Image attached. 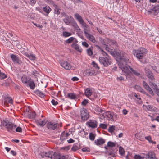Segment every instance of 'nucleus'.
<instances>
[{
  "label": "nucleus",
  "instance_id": "f03ea898",
  "mask_svg": "<svg viewBox=\"0 0 159 159\" xmlns=\"http://www.w3.org/2000/svg\"><path fill=\"white\" fill-rule=\"evenodd\" d=\"M98 39L100 42L105 46V50L113 56L118 58L123 52L120 50H117L115 49L113 51H112L113 49V47H112L111 45H116L117 44L115 40L108 38H106V40L101 37H99Z\"/></svg>",
  "mask_w": 159,
  "mask_h": 159
},
{
  "label": "nucleus",
  "instance_id": "e2e57ef3",
  "mask_svg": "<svg viewBox=\"0 0 159 159\" xmlns=\"http://www.w3.org/2000/svg\"><path fill=\"white\" fill-rule=\"evenodd\" d=\"M33 23L34 25L35 26H36V27H38L40 28H42L43 27V26L42 25L36 24L33 22Z\"/></svg>",
  "mask_w": 159,
  "mask_h": 159
},
{
  "label": "nucleus",
  "instance_id": "393cba45",
  "mask_svg": "<svg viewBox=\"0 0 159 159\" xmlns=\"http://www.w3.org/2000/svg\"><path fill=\"white\" fill-rule=\"evenodd\" d=\"M71 46L73 48L79 52H82V50L81 48L78 44L75 43H73Z\"/></svg>",
  "mask_w": 159,
  "mask_h": 159
},
{
  "label": "nucleus",
  "instance_id": "7c9ffc66",
  "mask_svg": "<svg viewBox=\"0 0 159 159\" xmlns=\"http://www.w3.org/2000/svg\"><path fill=\"white\" fill-rule=\"evenodd\" d=\"M66 97L71 99H77L75 94L74 93H68Z\"/></svg>",
  "mask_w": 159,
  "mask_h": 159
},
{
  "label": "nucleus",
  "instance_id": "680f3d73",
  "mask_svg": "<svg viewBox=\"0 0 159 159\" xmlns=\"http://www.w3.org/2000/svg\"><path fill=\"white\" fill-rule=\"evenodd\" d=\"M15 130L17 132H20L22 131V128L20 127H18Z\"/></svg>",
  "mask_w": 159,
  "mask_h": 159
},
{
  "label": "nucleus",
  "instance_id": "5701e85b",
  "mask_svg": "<svg viewBox=\"0 0 159 159\" xmlns=\"http://www.w3.org/2000/svg\"><path fill=\"white\" fill-rule=\"evenodd\" d=\"M149 84L153 88L156 94L159 96V89H157V85L156 84L154 83H153L151 81H150Z\"/></svg>",
  "mask_w": 159,
  "mask_h": 159
},
{
  "label": "nucleus",
  "instance_id": "1a4fd4ad",
  "mask_svg": "<svg viewBox=\"0 0 159 159\" xmlns=\"http://www.w3.org/2000/svg\"><path fill=\"white\" fill-rule=\"evenodd\" d=\"M98 124L97 121L93 119L89 120L86 123V125L89 127L94 129L97 127Z\"/></svg>",
  "mask_w": 159,
  "mask_h": 159
},
{
  "label": "nucleus",
  "instance_id": "0eeeda50",
  "mask_svg": "<svg viewBox=\"0 0 159 159\" xmlns=\"http://www.w3.org/2000/svg\"><path fill=\"white\" fill-rule=\"evenodd\" d=\"M80 112L81 119L82 121H85L89 117V113L85 108H82L80 110Z\"/></svg>",
  "mask_w": 159,
  "mask_h": 159
},
{
  "label": "nucleus",
  "instance_id": "5fc2aeb1",
  "mask_svg": "<svg viewBox=\"0 0 159 159\" xmlns=\"http://www.w3.org/2000/svg\"><path fill=\"white\" fill-rule=\"evenodd\" d=\"M88 103L87 100L85 99L81 102V105L83 106H86Z\"/></svg>",
  "mask_w": 159,
  "mask_h": 159
},
{
  "label": "nucleus",
  "instance_id": "6e6552de",
  "mask_svg": "<svg viewBox=\"0 0 159 159\" xmlns=\"http://www.w3.org/2000/svg\"><path fill=\"white\" fill-rule=\"evenodd\" d=\"M59 125L53 121H50L47 123L46 127L48 129L51 130H55L58 128Z\"/></svg>",
  "mask_w": 159,
  "mask_h": 159
},
{
  "label": "nucleus",
  "instance_id": "c9c22d12",
  "mask_svg": "<svg viewBox=\"0 0 159 159\" xmlns=\"http://www.w3.org/2000/svg\"><path fill=\"white\" fill-rule=\"evenodd\" d=\"M26 56L31 60H34L36 58L35 55L34 54L27 53L26 54Z\"/></svg>",
  "mask_w": 159,
  "mask_h": 159
},
{
  "label": "nucleus",
  "instance_id": "a18cd8bd",
  "mask_svg": "<svg viewBox=\"0 0 159 159\" xmlns=\"http://www.w3.org/2000/svg\"><path fill=\"white\" fill-rule=\"evenodd\" d=\"M62 34L63 36L65 37H67L71 35V34L70 33L67 31H63L62 33Z\"/></svg>",
  "mask_w": 159,
  "mask_h": 159
},
{
  "label": "nucleus",
  "instance_id": "13d9d810",
  "mask_svg": "<svg viewBox=\"0 0 159 159\" xmlns=\"http://www.w3.org/2000/svg\"><path fill=\"white\" fill-rule=\"evenodd\" d=\"M82 45L83 46L85 47L86 48H88L89 47L88 44L86 42L84 41L82 42Z\"/></svg>",
  "mask_w": 159,
  "mask_h": 159
},
{
  "label": "nucleus",
  "instance_id": "4c0bfd02",
  "mask_svg": "<svg viewBox=\"0 0 159 159\" xmlns=\"http://www.w3.org/2000/svg\"><path fill=\"white\" fill-rule=\"evenodd\" d=\"M67 138V135H66L65 133L64 132L62 133L61 135L60 136V139L62 141H63L66 140Z\"/></svg>",
  "mask_w": 159,
  "mask_h": 159
},
{
  "label": "nucleus",
  "instance_id": "3c124183",
  "mask_svg": "<svg viewBox=\"0 0 159 159\" xmlns=\"http://www.w3.org/2000/svg\"><path fill=\"white\" fill-rule=\"evenodd\" d=\"M92 65L93 67L96 69H97L98 70L99 69L100 67L98 66V65L95 61H93L92 63Z\"/></svg>",
  "mask_w": 159,
  "mask_h": 159
},
{
  "label": "nucleus",
  "instance_id": "20e7f679",
  "mask_svg": "<svg viewBox=\"0 0 159 159\" xmlns=\"http://www.w3.org/2000/svg\"><path fill=\"white\" fill-rule=\"evenodd\" d=\"M147 52L146 49L141 47L135 50L134 55L136 56L138 61L141 62V60L145 58Z\"/></svg>",
  "mask_w": 159,
  "mask_h": 159
},
{
  "label": "nucleus",
  "instance_id": "774afa93",
  "mask_svg": "<svg viewBox=\"0 0 159 159\" xmlns=\"http://www.w3.org/2000/svg\"><path fill=\"white\" fill-rule=\"evenodd\" d=\"M10 153L13 156H15L16 154V152L14 150H11Z\"/></svg>",
  "mask_w": 159,
  "mask_h": 159
},
{
  "label": "nucleus",
  "instance_id": "864d4df0",
  "mask_svg": "<svg viewBox=\"0 0 159 159\" xmlns=\"http://www.w3.org/2000/svg\"><path fill=\"white\" fill-rule=\"evenodd\" d=\"M82 151L85 152H89L90 151V149L88 147H85L84 148H83L82 149Z\"/></svg>",
  "mask_w": 159,
  "mask_h": 159
},
{
  "label": "nucleus",
  "instance_id": "f704fd0d",
  "mask_svg": "<svg viewBox=\"0 0 159 159\" xmlns=\"http://www.w3.org/2000/svg\"><path fill=\"white\" fill-rule=\"evenodd\" d=\"M52 159H61V155L59 154H57L55 152H53L52 155Z\"/></svg>",
  "mask_w": 159,
  "mask_h": 159
},
{
  "label": "nucleus",
  "instance_id": "9b49d317",
  "mask_svg": "<svg viewBox=\"0 0 159 159\" xmlns=\"http://www.w3.org/2000/svg\"><path fill=\"white\" fill-rule=\"evenodd\" d=\"M61 66L66 70H70L71 68V65L66 61H61L60 62Z\"/></svg>",
  "mask_w": 159,
  "mask_h": 159
},
{
  "label": "nucleus",
  "instance_id": "ea45409f",
  "mask_svg": "<svg viewBox=\"0 0 159 159\" xmlns=\"http://www.w3.org/2000/svg\"><path fill=\"white\" fill-rule=\"evenodd\" d=\"M73 26L76 32H79L81 30L79 26L76 22L73 24Z\"/></svg>",
  "mask_w": 159,
  "mask_h": 159
},
{
  "label": "nucleus",
  "instance_id": "09e8293b",
  "mask_svg": "<svg viewBox=\"0 0 159 159\" xmlns=\"http://www.w3.org/2000/svg\"><path fill=\"white\" fill-rule=\"evenodd\" d=\"M87 52L88 54L90 56H91L93 55V52L92 49L89 48L87 49Z\"/></svg>",
  "mask_w": 159,
  "mask_h": 159
},
{
  "label": "nucleus",
  "instance_id": "ddd939ff",
  "mask_svg": "<svg viewBox=\"0 0 159 159\" xmlns=\"http://www.w3.org/2000/svg\"><path fill=\"white\" fill-rule=\"evenodd\" d=\"M64 16L65 18L63 19V21L67 25H69L74 20L73 18L71 16H69L66 14H65Z\"/></svg>",
  "mask_w": 159,
  "mask_h": 159
},
{
  "label": "nucleus",
  "instance_id": "052dcab7",
  "mask_svg": "<svg viewBox=\"0 0 159 159\" xmlns=\"http://www.w3.org/2000/svg\"><path fill=\"white\" fill-rule=\"evenodd\" d=\"M134 159H142L141 156L139 155H135L134 156Z\"/></svg>",
  "mask_w": 159,
  "mask_h": 159
},
{
  "label": "nucleus",
  "instance_id": "e433bc0d",
  "mask_svg": "<svg viewBox=\"0 0 159 159\" xmlns=\"http://www.w3.org/2000/svg\"><path fill=\"white\" fill-rule=\"evenodd\" d=\"M35 93L38 96L41 98H43L44 97L45 95L42 92L39 90H36Z\"/></svg>",
  "mask_w": 159,
  "mask_h": 159
},
{
  "label": "nucleus",
  "instance_id": "c85d7f7f",
  "mask_svg": "<svg viewBox=\"0 0 159 159\" xmlns=\"http://www.w3.org/2000/svg\"><path fill=\"white\" fill-rule=\"evenodd\" d=\"M105 143V140L102 138L97 139L95 141V143H96V144L97 145H102Z\"/></svg>",
  "mask_w": 159,
  "mask_h": 159
},
{
  "label": "nucleus",
  "instance_id": "bb28decb",
  "mask_svg": "<svg viewBox=\"0 0 159 159\" xmlns=\"http://www.w3.org/2000/svg\"><path fill=\"white\" fill-rule=\"evenodd\" d=\"M93 109L96 112H98V113H102L104 112L105 111L101 107L97 105L94 106L93 107Z\"/></svg>",
  "mask_w": 159,
  "mask_h": 159
},
{
  "label": "nucleus",
  "instance_id": "8fccbe9b",
  "mask_svg": "<svg viewBox=\"0 0 159 159\" xmlns=\"http://www.w3.org/2000/svg\"><path fill=\"white\" fill-rule=\"evenodd\" d=\"M74 39V38L71 37L66 40V42L67 43H70L73 41Z\"/></svg>",
  "mask_w": 159,
  "mask_h": 159
},
{
  "label": "nucleus",
  "instance_id": "58836bf2",
  "mask_svg": "<svg viewBox=\"0 0 159 159\" xmlns=\"http://www.w3.org/2000/svg\"><path fill=\"white\" fill-rule=\"evenodd\" d=\"M145 139L146 140L148 141L150 143H151L153 144H156V142L155 141H153L152 140L151 137L150 136L145 137Z\"/></svg>",
  "mask_w": 159,
  "mask_h": 159
},
{
  "label": "nucleus",
  "instance_id": "49530a36",
  "mask_svg": "<svg viewBox=\"0 0 159 159\" xmlns=\"http://www.w3.org/2000/svg\"><path fill=\"white\" fill-rule=\"evenodd\" d=\"M98 48L100 50L102 54V55L105 57L109 56L99 46H97Z\"/></svg>",
  "mask_w": 159,
  "mask_h": 159
},
{
  "label": "nucleus",
  "instance_id": "f8f14e48",
  "mask_svg": "<svg viewBox=\"0 0 159 159\" xmlns=\"http://www.w3.org/2000/svg\"><path fill=\"white\" fill-rule=\"evenodd\" d=\"M53 154V151H50L47 152H43L41 153L40 155L42 158L48 157L51 159Z\"/></svg>",
  "mask_w": 159,
  "mask_h": 159
},
{
  "label": "nucleus",
  "instance_id": "7ed1b4c3",
  "mask_svg": "<svg viewBox=\"0 0 159 159\" xmlns=\"http://www.w3.org/2000/svg\"><path fill=\"white\" fill-rule=\"evenodd\" d=\"M0 126L5 127L8 132L11 133L14 131L16 126L14 124L9 122L8 120H3L1 121Z\"/></svg>",
  "mask_w": 159,
  "mask_h": 159
},
{
  "label": "nucleus",
  "instance_id": "aec40b11",
  "mask_svg": "<svg viewBox=\"0 0 159 159\" xmlns=\"http://www.w3.org/2000/svg\"><path fill=\"white\" fill-rule=\"evenodd\" d=\"M81 25L84 27V32L85 35L89 33L90 29L89 26L85 22L82 24Z\"/></svg>",
  "mask_w": 159,
  "mask_h": 159
},
{
  "label": "nucleus",
  "instance_id": "603ef678",
  "mask_svg": "<svg viewBox=\"0 0 159 159\" xmlns=\"http://www.w3.org/2000/svg\"><path fill=\"white\" fill-rule=\"evenodd\" d=\"M60 9L58 7H56L55 8L54 11L55 13L57 15H58L60 13Z\"/></svg>",
  "mask_w": 159,
  "mask_h": 159
},
{
  "label": "nucleus",
  "instance_id": "473e14b6",
  "mask_svg": "<svg viewBox=\"0 0 159 159\" xmlns=\"http://www.w3.org/2000/svg\"><path fill=\"white\" fill-rule=\"evenodd\" d=\"M4 103H10L12 104L13 101L12 99L8 96H7L4 98Z\"/></svg>",
  "mask_w": 159,
  "mask_h": 159
},
{
  "label": "nucleus",
  "instance_id": "6ab92c4d",
  "mask_svg": "<svg viewBox=\"0 0 159 159\" xmlns=\"http://www.w3.org/2000/svg\"><path fill=\"white\" fill-rule=\"evenodd\" d=\"M143 87L148 92V93L150 94L153 95L154 93L153 91L147 83L144 81L143 82Z\"/></svg>",
  "mask_w": 159,
  "mask_h": 159
},
{
  "label": "nucleus",
  "instance_id": "cd10ccee",
  "mask_svg": "<svg viewBox=\"0 0 159 159\" xmlns=\"http://www.w3.org/2000/svg\"><path fill=\"white\" fill-rule=\"evenodd\" d=\"M27 86H29L30 88L32 90L34 89L35 88V83L33 80H31L28 83V85H26Z\"/></svg>",
  "mask_w": 159,
  "mask_h": 159
},
{
  "label": "nucleus",
  "instance_id": "69168bd1",
  "mask_svg": "<svg viewBox=\"0 0 159 159\" xmlns=\"http://www.w3.org/2000/svg\"><path fill=\"white\" fill-rule=\"evenodd\" d=\"M71 80L73 81H78L79 79L77 77H74L72 78Z\"/></svg>",
  "mask_w": 159,
  "mask_h": 159
},
{
  "label": "nucleus",
  "instance_id": "4468645a",
  "mask_svg": "<svg viewBox=\"0 0 159 159\" xmlns=\"http://www.w3.org/2000/svg\"><path fill=\"white\" fill-rule=\"evenodd\" d=\"M159 11V5H158L154 6L152 8L148 10V12L149 14H153L156 15Z\"/></svg>",
  "mask_w": 159,
  "mask_h": 159
},
{
  "label": "nucleus",
  "instance_id": "b1692460",
  "mask_svg": "<svg viewBox=\"0 0 159 159\" xmlns=\"http://www.w3.org/2000/svg\"><path fill=\"white\" fill-rule=\"evenodd\" d=\"M74 16L81 25L84 22L81 16L79 14L77 13L75 14Z\"/></svg>",
  "mask_w": 159,
  "mask_h": 159
},
{
  "label": "nucleus",
  "instance_id": "72a5a7b5",
  "mask_svg": "<svg viewBox=\"0 0 159 159\" xmlns=\"http://www.w3.org/2000/svg\"><path fill=\"white\" fill-rule=\"evenodd\" d=\"M36 114L34 111L29 112L27 114L28 117L30 119H34L35 118Z\"/></svg>",
  "mask_w": 159,
  "mask_h": 159
},
{
  "label": "nucleus",
  "instance_id": "2f4dec72",
  "mask_svg": "<svg viewBox=\"0 0 159 159\" xmlns=\"http://www.w3.org/2000/svg\"><path fill=\"white\" fill-rule=\"evenodd\" d=\"M43 11L45 13V15H48V14L51 11V9L48 6H46L43 8Z\"/></svg>",
  "mask_w": 159,
  "mask_h": 159
},
{
  "label": "nucleus",
  "instance_id": "bf43d9fd",
  "mask_svg": "<svg viewBox=\"0 0 159 159\" xmlns=\"http://www.w3.org/2000/svg\"><path fill=\"white\" fill-rule=\"evenodd\" d=\"M51 103L52 104L55 106L57 105L58 104V102L57 101H56L54 99H52L51 101Z\"/></svg>",
  "mask_w": 159,
  "mask_h": 159
},
{
  "label": "nucleus",
  "instance_id": "338daca9",
  "mask_svg": "<svg viewBox=\"0 0 159 159\" xmlns=\"http://www.w3.org/2000/svg\"><path fill=\"white\" fill-rule=\"evenodd\" d=\"M67 141L68 143H70L74 142L75 140L73 139L70 138L69 140H67Z\"/></svg>",
  "mask_w": 159,
  "mask_h": 159
},
{
  "label": "nucleus",
  "instance_id": "423d86ee",
  "mask_svg": "<svg viewBox=\"0 0 159 159\" xmlns=\"http://www.w3.org/2000/svg\"><path fill=\"white\" fill-rule=\"evenodd\" d=\"M85 95L91 100H93L96 98L98 95L96 93H93L92 89L90 88H86L85 90Z\"/></svg>",
  "mask_w": 159,
  "mask_h": 159
},
{
  "label": "nucleus",
  "instance_id": "37998d69",
  "mask_svg": "<svg viewBox=\"0 0 159 159\" xmlns=\"http://www.w3.org/2000/svg\"><path fill=\"white\" fill-rule=\"evenodd\" d=\"M135 89L138 91H139L141 93L144 92L143 89L139 85H135Z\"/></svg>",
  "mask_w": 159,
  "mask_h": 159
},
{
  "label": "nucleus",
  "instance_id": "de8ad7c7",
  "mask_svg": "<svg viewBox=\"0 0 159 159\" xmlns=\"http://www.w3.org/2000/svg\"><path fill=\"white\" fill-rule=\"evenodd\" d=\"M107 146L108 147H115L116 145L115 144L112 142L111 141H109L107 143Z\"/></svg>",
  "mask_w": 159,
  "mask_h": 159
},
{
  "label": "nucleus",
  "instance_id": "6e6d98bb",
  "mask_svg": "<svg viewBox=\"0 0 159 159\" xmlns=\"http://www.w3.org/2000/svg\"><path fill=\"white\" fill-rule=\"evenodd\" d=\"M99 127L103 129H106L107 128V125L106 124H100L99 125Z\"/></svg>",
  "mask_w": 159,
  "mask_h": 159
},
{
  "label": "nucleus",
  "instance_id": "f257e3e1",
  "mask_svg": "<svg viewBox=\"0 0 159 159\" xmlns=\"http://www.w3.org/2000/svg\"><path fill=\"white\" fill-rule=\"evenodd\" d=\"M118 58L120 59L118 65L122 71L125 74V75L128 76L130 74H132L137 76H140L139 71H137L134 70L127 64L128 59L126 57L125 52H123Z\"/></svg>",
  "mask_w": 159,
  "mask_h": 159
},
{
  "label": "nucleus",
  "instance_id": "4d7b16f0",
  "mask_svg": "<svg viewBox=\"0 0 159 159\" xmlns=\"http://www.w3.org/2000/svg\"><path fill=\"white\" fill-rule=\"evenodd\" d=\"M119 152H120V153L121 155H123L124 154V151L123 149L121 147H120L119 148Z\"/></svg>",
  "mask_w": 159,
  "mask_h": 159
},
{
  "label": "nucleus",
  "instance_id": "0e129e2a",
  "mask_svg": "<svg viewBox=\"0 0 159 159\" xmlns=\"http://www.w3.org/2000/svg\"><path fill=\"white\" fill-rule=\"evenodd\" d=\"M117 80L118 81H122L124 80V78L122 76L118 77H117Z\"/></svg>",
  "mask_w": 159,
  "mask_h": 159
},
{
  "label": "nucleus",
  "instance_id": "9d476101",
  "mask_svg": "<svg viewBox=\"0 0 159 159\" xmlns=\"http://www.w3.org/2000/svg\"><path fill=\"white\" fill-rule=\"evenodd\" d=\"M113 113L112 112L107 111L103 113L102 116L104 118H106L108 120L112 121L113 120Z\"/></svg>",
  "mask_w": 159,
  "mask_h": 159
},
{
  "label": "nucleus",
  "instance_id": "a878e982",
  "mask_svg": "<svg viewBox=\"0 0 159 159\" xmlns=\"http://www.w3.org/2000/svg\"><path fill=\"white\" fill-rule=\"evenodd\" d=\"M145 107L147 110L151 111H157V109L155 107L151 105H148L145 106Z\"/></svg>",
  "mask_w": 159,
  "mask_h": 159
},
{
  "label": "nucleus",
  "instance_id": "4be33fe9",
  "mask_svg": "<svg viewBox=\"0 0 159 159\" xmlns=\"http://www.w3.org/2000/svg\"><path fill=\"white\" fill-rule=\"evenodd\" d=\"M86 37L90 41L94 43H97V41L95 39L94 37L92 35L89 33L85 35Z\"/></svg>",
  "mask_w": 159,
  "mask_h": 159
},
{
  "label": "nucleus",
  "instance_id": "dca6fc26",
  "mask_svg": "<svg viewBox=\"0 0 159 159\" xmlns=\"http://www.w3.org/2000/svg\"><path fill=\"white\" fill-rule=\"evenodd\" d=\"M10 56L14 63L20 64L21 63V61L19 59V57L16 55L11 54Z\"/></svg>",
  "mask_w": 159,
  "mask_h": 159
},
{
  "label": "nucleus",
  "instance_id": "f3484780",
  "mask_svg": "<svg viewBox=\"0 0 159 159\" xmlns=\"http://www.w3.org/2000/svg\"><path fill=\"white\" fill-rule=\"evenodd\" d=\"M145 156L146 158L148 159H157L156 157L155 152L152 151H149Z\"/></svg>",
  "mask_w": 159,
  "mask_h": 159
},
{
  "label": "nucleus",
  "instance_id": "c756f323",
  "mask_svg": "<svg viewBox=\"0 0 159 159\" xmlns=\"http://www.w3.org/2000/svg\"><path fill=\"white\" fill-rule=\"evenodd\" d=\"M36 124L38 125L43 126L45 124V120L39 119L35 120Z\"/></svg>",
  "mask_w": 159,
  "mask_h": 159
},
{
  "label": "nucleus",
  "instance_id": "c03bdc74",
  "mask_svg": "<svg viewBox=\"0 0 159 159\" xmlns=\"http://www.w3.org/2000/svg\"><path fill=\"white\" fill-rule=\"evenodd\" d=\"M95 135L92 133H90L89 135V138L91 141H93L95 138Z\"/></svg>",
  "mask_w": 159,
  "mask_h": 159
},
{
  "label": "nucleus",
  "instance_id": "2eb2a0df",
  "mask_svg": "<svg viewBox=\"0 0 159 159\" xmlns=\"http://www.w3.org/2000/svg\"><path fill=\"white\" fill-rule=\"evenodd\" d=\"M145 73L147 76L148 77L149 80L153 81L154 80V76L152 71L149 69L145 70Z\"/></svg>",
  "mask_w": 159,
  "mask_h": 159
},
{
  "label": "nucleus",
  "instance_id": "a211bd4d",
  "mask_svg": "<svg viewBox=\"0 0 159 159\" xmlns=\"http://www.w3.org/2000/svg\"><path fill=\"white\" fill-rule=\"evenodd\" d=\"M31 80L30 77L27 76L26 75H23L21 77V81L24 84L28 85V83Z\"/></svg>",
  "mask_w": 159,
  "mask_h": 159
},
{
  "label": "nucleus",
  "instance_id": "39448f33",
  "mask_svg": "<svg viewBox=\"0 0 159 159\" xmlns=\"http://www.w3.org/2000/svg\"><path fill=\"white\" fill-rule=\"evenodd\" d=\"M99 61L104 67H107L111 64V61L109 56L101 57L99 58Z\"/></svg>",
  "mask_w": 159,
  "mask_h": 159
},
{
  "label": "nucleus",
  "instance_id": "a19ab883",
  "mask_svg": "<svg viewBox=\"0 0 159 159\" xmlns=\"http://www.w3.org/2000/svg\"><path fill=\"white\" fill-rule=\"evenodd\" d=\"M79 148L78 145L77 144H75L73 145L71 149L72 150L75 151L79 149Z\"/></svg>",
  "mask_w": 159,
  "mask_h": 159
},
{
  "label": "nucleus",
  "instance_id": "79ce46f5",
  "mask_svg": "<svg viewBox=\"0 0 159 159\" xmlns=\"http://www.w3.org/2000/svg\"><path fill=\"white\" fill-rule=\"evenodd\" d=\"M115 126L114 125L110 126L108 129V132L111 133H112L115 130Z\"/></svg>",
  "mask_w": 159,
  "mask_h": 159
},
{
  "label": "nucleus",
  "instance_id": "412c9836",
  "mask_svg": "<svg viewBox=\"0 0 159 159\" xmlns=\"http://www.w3.org/2000/svg\"><path fill=\"white\" fill-rule=\"evenodd\" d=\"M85 73L86 75L88 76L94 75H96L95 70H94L92 68L86 70Z\"/></svg>",
  "mask_w": 159,
  "mask_h": 159
}]
</instances>
